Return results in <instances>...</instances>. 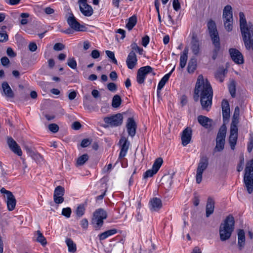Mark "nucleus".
<instances>
[{
    "instance_id": "obj_1",
    "label": "nucleus",
    "mask_w": 253,
    "mask_h": 253,
    "mask_svg": "<svg viewBox=\"0 0 253 253\" xmlns=\"http://www.w3.org/2000/svg\"><path fill=\"white\" fill-rule=\"evenodd\" d=\"M212 89L210 83L204 80L202 75L198 77L193 96L195 101H198L200 97V102L203 110L209 111L212 105Z\"/></svg>"
},
{
    "instance_id": "obj_2",
    "label": "nucleus",
    "mask_w": 253,
    "mask_h": 253,
    "mask_svg": "<svg viewBox=\"0 0 253 253\" xmlns=\"http://www.w3.org/2000/svg\"><path fill=\"white\" fill-rule=\"evenodd\" d=\"M207 26L212 42L214 47L212 51V59L215 60L220 49L219 37L215 23L213 20H210L208 22Z\"/></svg>"
},
{
    "instance_id": "obj_3",
    "label": "nucleus",
    "mask_w": 253,
    "mask_h": 253,
    "mask_svg": "<svg viewBox=\"0 0 253 253\" xmlns=\"http://www.w3.org/2000/svg\"><path fill=\"white\" fill-rule=\"evenodd\" d=\"M234 218L231 214L229 215L221 224L219 229L220 238L224 241L230 238L234 228Z\"/></svg>"
},
{
    "instance_id": "obj_4",
    "label": "nucleus",
    "mask_w": 253,
    "mask_h": 253,
    "mask_svg": "<svg viewBox=\"0 0 253 253\" xmlns=\"http://www.w3.org/2000/svg\"><path fill=\"white\" fill-rule=\"evenodd\" d=\"M244 181L249 194L253 191V159L248 162L245 168Z\"/></svg>"
},
{
    "instance_id": "obj_5",
    "label": "nucleus",
    "mask_w": 253,
    "mask_h": 253,
    "mask_svg": "<svg viewBox=\"0 0 253 253\" xmlns=\"http://www.w3.org/2000/svg\"><path fill=\"white\" fill-rule=\"evenodd\" d=\"M223 19L225 29L231 31L233 28L232 8L229 5H227L224 8L223 11Z\"/></svg>"
},
{
    "instance_id": "obj_6",
    "label": "nucleus",
    "mask_w": 253,
    "mask_h": 253,
    "mask_svg": "<svg viewBox=\"0 0 253 253\" xmlns=\"http://www.w3.org/2000/svg\"><path fill=\"white\" fill-rule=\"evenodd\" d=\"M107 214L106 211L102 209L96 210L93 213V217L92 219V224L96 229H99L103 224V220L106 219Z\"/></svg>"
},
{
    "instance_id": "obj_7",
    "label": "nucleus",
    "mask_w": 253,
    "mask_h": 253,
    "mask_svg": "<svg viewBox=\"0 0 253 253\" xmlns=\"http://www.w3.org/2000/svg\"><path fill=\"white\" fill-rule=\"evenodd\" d=\"M209 165V159L206 156L201 157L196 170V182L199 184L201 182L203 172L207 169Z\"/></svg>"
},
{
    "instance_id": "obj_8",
    "label": "nucleus",
    "mask_w": 253,
    "mask_h": 253,
    "mask_svg": "<svg viewBox=\"0 0 253 253\" xmlns=\"http://www.w3.org/2000/svg\"><path fill=\"white\" fill-rule=\"evenodd\" d=\"M151 73L153 76L156 75L153 69L150 66H146L140 68L137 73L136 81L139 84L144 83L146 76Z\"/></svg>"
},
{
    "instance_id": "obj_9",
    "label": "nucleus",
    "mask_w": 253,
    "mask_h": 253,
    "mask_svg": "<svg viewBox=\"0 0 253 253\" xmlns=\"http://www.w3.org/2000/svg\"><path fill=\"white\" fill-rule=\"evenodd\" d=\"M123 117L120 113L104 118V122L111 126H118L123 123Z\"/></svg>"
},
{
    "instance_id": "obj_10",
    "label": "nucleus",
    "mask_w": 253,
    "mask_h": 253,
    "mask_svg": "<svg viewBox=\"0 0 253 253\" xmlns=\"http://www.w3.org/2000/svg\"><path fill=\"white\" fill-rule=\"evenodd\" d=\"M70 27L76 31H84L85 27L81 25L76 20L73 13H70L67 19Z\"/></svg>"
},
{
    "instance_id": "obj_11",
    "label": "nucleus",
    "mask_w": 253,
    "mask_h": 253,
    "mask_svg": "<svg viewBox=\"0 0 253 253\" xmlns=\"http://www.w3.org/2000/svg\"><path fill=\"white\" fill-rule=\"evenodd\" d=\"M238 126H230L229 142L232 150H234L238 138Z\"/></svg>"
},
{
    "instance_id": "obj_12",
    "label": "nucleus",
    "mask_w": 253,
    "mask_h": 253,
    "mask_svg": "<svg viewBox=\"0 0 253 253\" xmlns=\"http://www.w3.org/2000/svg\"><path fill=\"white\" fill-rule=\"evenodd\" d=\"M230 56L232 60L237 64L244 63V58L242 54L238 49L234 48L229 50Z\"/></svg>"
},
{
    "instance_id": "obj_13",
    "label": "nucleus",
    "mask_w": 253,
    "mask_h": 253,
    "mask_svg": "<svg viewBox=\"0 0 253 253\" xmlns=\"http://www.w3.org/2000/svg\"><path fill=\"white\" fill-rule=\"evenodd\" d=\"M65 193L64 188L61 186H57L54 191V202L57 204H61L64 201L63 196Z\"/></svg>"
},
{
    "instance_id": "obj_14",
    "label": "nucleus",
    "mask_w": 253,
    "mask_h": 253,
    "mask_svg": "<svg viewBox=\"0 0 253 253\" xmlns=\"http://www.w3.org/2000/svg\"><path fill=\"white\" fill-rule=\"evenodd\" d=\"M222 113L224 124L228 122L230 116V110L228 101L223 99L221 102Z\"/></svg>"
},
{
    "instance_id": "obj_15",
    "label": "nucleus",
    "mask_w": 253,
    "mask_h": 253,
    "mask_svg": "<svg viewBox=\"0 0 253 253\" xmlns=\"http://www.w3.org/2000/svg\"><path fill=\"white\" fill-rule=\"evenodd\" d=\"M119 143L121 144L119 159H122L124 158L126 154L129 146V142L126 137H122L120 139Z\"/></svg>"
},
{
    "instance_id": "obj_16",
    "label": "nucleus",
    "mask_w": 253,
    "mask_h": 253,
    "mask_svg": "<svg viewBox=\"0 0 253 253\" xmlns=\"http://www.w3.org/2000/svg\"><path fill=\"white\" fill-rule=\"evenodd\" d=\"M7 143L10 149L13 152L19 156H22V152L20 147L12 137H7Z\"/></svg>"
},
{
    "instance_id": "obj_17",
    "label": "nucleus",
    "mask_w": 253,
    "mask_h": 253,
    "mask_svg": "<svg viewBox=\"0 0 253 253\" xmlns=\"http://www.w3.org/2000/svg\"><path fill=\"white\" fill-rule=\"evenodd\" d=\"M192 130L190 127H186L184 129L181 134V143L183 146H185L188 144L191 140Z\"/></svg>"
},
{
    "instance_id": "obj_18",
    "label": "nucleus",
    "mask_w": 253,
    "mask_h": 253,
    "mask_svg": "<svg viewBox=\"0 0 253 253\" xmlns=\"http://www.w3.org/2000/svg\"><path fill=\"white\" fill-rule=\"evenodd\" d=\"M126 127L128 134L133 137L136 133L137 128L136 124L132 118H128L127 121Z\"/></svg>"
},
{
    "instance_id": "obj_19",
    "label": "nucleus",
    "mask_w": 253,
    "mask_h": 253,
    "mask_svg": "<svg viewBox=\"0 0 253 253\" xmlns=\"http://www.w3.org/2000/svg\"><path fill=\"white\" fill-rule=\"evenodd\" d=\"M137 59L134 51H131L126 58V64L129 69H133L137 64Z\"/></svg>"
},
{
    "instance_id": "obj_20",
    "label": "nucleus",
    "mask_w": 253,
    "mask_h": 253,
    "mask_svg": "<svg viewBox=\"0 0 253 253\" xmlns=\"http://www.w3.org/2000/svg\"><path fill=\"white\" fill-rule=\"evenodd\" d=\"M191 44V48L193 53L195 55H197L200 52V44L196 34H192Z\"/></svg>"
},
{
    "instance_id": "obj_21",
    "label": "nucleus",
    "mask_w": 253,
    "mask_h": 253,
    "mask_svg": "<svg viewBox=\"0 0 253 253\" xmlns=\"http://www.w3.org/2000/svg\"><path fill=\"white\" fill-rule=\"evenodd\" d=\"M197 120L198 123L205 128H210L211 126L212 120L207 117L200 115Z\"/></svg>"
},
{
    "instance_id": "obj_22",
    "label": "nucleus",
    "mask_w": 253,
    "mask_h": 253,
    "mask_svg": "<svg viewBox=\"0 0 253 253\" xmlns=\"http://www.w3.org/2000/svg\"><path fill=\"white\" fill-rule=\"evenodd\" d=\"M214 201L211 197H209L207 200L206 205V216L209 217L212 213H213L214 210Z\"/></svg>"
},
{
    "instance_id": "obj_23",
    "label": "nucleus",
    "mask_w": 253,
    "mask_h": 253,
    "mask_svg": "<svg viewBox=\"0 0 253 253\" xmlns=\"http://www.w3.org/2000/svg\"><path fill=\"white\" fill-rule=\"evenodd\" d=\"M150 203V209L153 211H158L162 207V202L159 198H153Z\"/></svg>"
},
{
    "instance_id": "obj_24",
    "label": "nucleus",
    "mask_w": 253,
    "mask_h": 253,
    "mask_svg": "<svg viewBox=\"0 0 253 253\" xmlns=\"http://www.w3.org/2000/svg\"><path fill=\"white\" fill-rule=\"evenodd\" d=\"M5 202L6 203L7 210L9 211H12L14 210L16 204V200L13 194L10 196L7 195Z\"/></svg>"
},
{
    "instance_id": "obj_25",
    "label": "nucleus",
    "mask_w": 253,
    "mask_h": 253,
    "mask_svg": "<svg viewBox=\"0 0 253 253\" xmlns=\"http://www.w3.org/2000/svg\"><path fill=\"white\" fill-rule=\"evenodd\" d=\"M245 236L243 229H240L238 232V245L239 250L241 251L245 246Z\"/></svg>"
},
{
    "instance_id": "obj_26",
    "label": "nucleus",
    "mask_w": 253,
    "mask_h": 253,
    "mask_svg": "<svg viewBox=\"0 0 253 253\" xmlns=\"http://www.w3.org/2000/svg\"><path fill=\"white\" fill-rule=\"evenodd\" d=\"M1 87L4 94L7 97L9 98H12L14 97V93L6 82H4L2 84Z\"/></svg>"
},
{
    "instance_id": "obj_27",
    "label": "nucleus",
    "mask_w": 253,
    "mask_h": 253,
    "mask_svg": "<svg viewBox=\"0 0 253 253\" xmlns=\"http://www.w3.org/2000/svg\"><path fill=\"white\" fill-rule=\"evenodd\" d=\"M81 12L85 16H90L93 14V9L91 6L88 4L84 6L80 5Z\"/></svg>"
},
{
    "instance_id": "obj_28",
    "label": "nucleus",
    "mask_w": 253,
    "mask_h": 253,
    "mask_svg": "<svg viewBox=\"0 0 253 253\" xmlns=\"http://www.w3.org/2000/svg\"><path fill=\"white\" fill-rule=\"evenodd\" d=\"M239 107L237 106L235 108L234 113L232 119V122L230 126H238V124H239Z\"/></svg>"
},
{
    "instance_id": "obj_29",
    "label": "nucleus",
    "mask_w": 253,
    "mask_h": 253,
    "mask_svg": "<svg viewBox=\"0 0 253 253\" xmlns=\"http://www.w3.org/2000/svg\"><path fill=\"white\" fill-rule=\"evenodd\" d=\"M226 126L225 124H224L220 127L216 139L225 140L226 133Z\"/></svg>"
},
{
    "instance_id": "obj_30",
    "label": "nucleus",
    "mask_w": 253,
    "mask_h": 253,
    "mask_svg": "<svg viewBox=\"0 0 253 253\" xmlns=\"http://www.w3.org/2000/svg\"><path fill=\"white\" fill-rule=\"evenodd\" d=\"M197 68V60L193 58L190 59L188 62L187 71L189 73H193Z\"/></svg>"
},
{
    "instance_id": "obj_31",
    "label": "nucleus",
    "mask_w": 253,
    "mask_h": 253,
    "mask_svg": "<svg viewBox=\"0 0 253 253\" xmlns=\"http://www.w3.org/2000/svg\"><path fill=\"white\" fill-rule=\"evenodd\" d=\"M66 243L68 248V251L71 253H74L76 252V245L74 243L73 240L70 238L66 240Z\"/></svg>"
},
{
    "instance_id": "obj_32",
    "label": "nucleus",
    "mask_w": 253,
    "mask_h": 253,
    "mask_svg": "<svg viewBox=\"0 0 253 253\" xmlns=\"http://www.w3.org/2000/svg\"><path fill=\"white\" fill-rule=\"evenodd\" d=\"M137 23V17L135 15L132 16L128 19V21L126 24V27L128 30H131Z\"/></svg>"
},
{
    "instance_id": "obj_33",
    "label": "nucleus",
    "mask_w": 253,
    "mask_h": 253,
    "mask_svg": "<svg viewBox=\"0 0 253 253\" xmlns=\"http://www.w3.org/2000/svg\"><path fill=\"white\" fill-rule=\"evenodd\" d=\"M35 236H37L36 238V241L41 243L42 246H45L46 245L47 242L46 239L44 238L40 231L38 230L35 234Z\"/></svg>"
},
{
    "instance_id": "obj_34",
    "label": "nucleus",
    "mask_w": 253,
    "mask_h": 253,
    "mask_svg": "<svg viewBox=\"0 0 253 253\" xmlns=\"http://www.w3.org/2000/svg\"><path fill=\"white\" fill-rule=\"evenodd\" d=\"M163 163V159L161 158H158L156 159L155 161L153 166L152 169L154 170V172H157L160 167H161L162 164Z\"/></svg>"
},
{
    "instance_id": "obj_35",
    "label": "nucleus",
    "mask_w": 253,
    "mask_h": 253,
    "mask_svg": "<svg viewBox=\"0 0 253 253\" xmlns=\"http://www.w3.org/2000/svg\"><path fill=\"white\" fill-rule=\"evenodd\" d=\"M122 103V99L120 95L116 94L114 96L112 99V106L114 108L119 107Z\"/></svg>"
},
{
    "instance_id": "obj_36",
    "label": "nucleus",
    "mask_w": 253,
    "mask_h": 253,
    "mask_svg": "<svg viewBox=\"0 0 253 253\" xmlns=\"http://www.w3.org/2000/svg\"><path fill=\"white\" fill-rule=\"evenodd\" d=\"M169 77L170 74H167L161 79L158 85L159 90H161L163 88L166 83L169 81Z\"/></svg>"
},
{
    "instance_id": "obj_37",
    "label": "nucleus",
    "mask_w": 253,
    "mask_h": 253,
    "mask_svg": "<svg viewBox=\"0 0 253 253\" xmlns=\"http://www.w3.org/2000/svg\"><path fill=\"white\" fill-rule=\"evenodd\" d=\"M225 140L216 139V146L214 151L220 152L223 150L224 147Z\"/></svg>"
},
{
    "instance_id": "obj_38",
    "label": "nucleus",
    "mask_w": 253,
    "mask_h": 253,
    "mask_svg": "<svg viewBox=\"0 0 253 253\" xmlns=\"http://www.w3.org/2000/svg\"><path fill=\"white\" fill-rule=\"evenodd\" d=\"M88 160V156L86 154H83L79 157L77 161V166L83 165Z\"/></svg>"
},
{
    "instance_id": "obj_39",
    "label": "nucleus",
    "mask_w": 253,
    "mask_h": 253,
    "mask_svg": "<svg viewBox=\"0 0 253 253\" xmlns=\"http://www.w3.org/2000/svg\"><path fill=\"white\" fill-rule=\"evenodd\" d=\"M85 211V206L84 204H81L79 205L76 209V213L77 215L81 217H82Z\"/></svg>"
},
{
    "instance_id": "obj_40",
    "label": "nucleus",
    "mask_w": 253,
    "mask_h": 253,
    "mask_svg": "<svg viewBox=\"0 0 253 253\" xmlns=\"http://www.w3.org/2000/svg\"><path fill=\"white\" fill-rule=\"evenodd\" d=\"M229 91L232 97H235L236 94V83L233 81L231 82L228 86Z\"/></svg>"
},
{
    "instance_id": "obj_41",
    "label": "nucleus",
    "mask_w": 253,
    "mask_h": 253,
    "mask_svg": "<svg viewBox=\"0 0 253 253\" xmlns=\"http://www.w3.org/2000/svg\"><path fill=\"white\" fill-rule=\"evenodd\" d=\"M67 65L72 69H75L77 68V62L74 57L69 58L67 60Z\"/></svg>"
},
{
    "instance_id": "obj_42",
    "label": "nucleus",
    "mask_w": 253,
    "mask_h": 253,
    "mask_svg": "<svg viewBox=\"0 0 253 253\" xmlns=\"http://www.w3.org/2000/svg\"><path fill=\"white\" fill-rule=\"evenodd\" d=\"M106 52V54L107 55V56L110 58L112 60V62L115 64H117V61L115 57V54H114V53L111 51H110V50H106L105 51Z\"/></svg>"
},
{
    "instance_id": "obj_43",
    "label": "nucleus",
    "mask_w": 253,
    "mask_h": 253,
    "mask_svg": "<svg viewBox=\"0 0 253 253\" xmlns=\"http://www.w3.org/2000/svg\"><path fill=\"white\" fill-rule=\"evenodd\" d=\"M22 17V19L20 21V23L22 25H26L28 23V20L27 18L29 16V14L28 13H22L20 15Z\"/></svg>"
},
{
    "instance_id": "obj_44",
    "label": "nucleus",
    "mask_w": 253,
    "mask_h": 253,
    "mask_svg": "<svg viewBox=\"0 0 253 253\" xmlns=\"http://www.w3.org/2000/svg\"><path fill=\"white\" fill-rule=\"evenodd\" d=\"M71 212L72 211L70 208H63L62 211V214L67 218L70 217Z\"/></svg>"
},
{
    "instance_id": "obj_45",
    "label": "nucleus",
    "mask_w": 253,
    "mask_h": 253,
    "mask_svg": "<svg viewBox=\"0 0 253 253\" xmlns=\"http://www.w3.org/2000/svg\"><path fill=\"white\" fill-rule=\"evenodd\" d=\"M156 173V172H154V170L152 169H148L145 172H144L143 174V178H147L148 177H151Z\"/></svg>"
},
{
    "instance_id": "obj_46",
    "label": "nucleus",
    "mask_w": 253,
    "mask_h": 253,
    "mask_svg": "<svg viewBox=\"0 0 253 253\" xmlns=\"http://www.w3.org/2000/svg\"><path fill=\"white\" fill-rule=\"evenodd\" d=\"M48 128L51 132L56 133L59 130V126L56 124H51L48 125Z\"/></svg>"
},
{
    "instance_id": "obj_47",
    "label": "nucleus",
    "mask_w": 253,
    "mask_h": 253,
    "mask_svg": "<svg viewBox=\"0 0 253 253\" xmlns=\"http://www.w3.org/2000/svg\"><path fill=\"white\" fill-rule=\"evenodd\" d=\"M65 48V45L60 42L55 43L53 46V49L55 51H60L64 49Z\"/></svg>"
},
{
    "instance_id": "obj_48",
    "label": "nucleus",
    "mask_w": 253,
    "mask_h": 253,
    "mask_svg": "<svg viewBox=\"0 0 253 253\" xmlns=\"http://www.w3.org/2000/svg\"><path fill=\"white\" fill-rule=\"evenodd\" d=\"M187 58L188 57H187L180 56L179 66L181 69H183L185 67L187 63Z\"/></svg>"
},
{
    "instance_id": "obj_49",
    "label": "nucleus",
    "mask_w": 253,
    "mask_h": 253,
    "mask_svg": "<svg viewBox=\"0 0 253 253\" xmlns=\"http://www.w3.org/2000/svg\"><path fill=\"white\" fill-rule=\"evenodd\" d=\"M107 87L108 89L112 92L115 91L117 89L116 84L114 83H109L107 84Z\"/></svg>"
},
{
    "instance_id": "obj_50",
    "label": "nucleus",
    "mask_w": 253,
    "mask_h": 253,
    "mask_svg": "<svg viewBox=\"0 0 253 253\" xmlns=\"http://www.w3.org/2000/svg\"><path fill=\"white\" fill-rule=\"evenodd\" d=\"M150 41V38L148 36L146 35L142 39V44L144 47H146Z\"/></svg>"
},
{
    "instance_id": "obj_51",
    "label": "nucleus",
    "mask_w": 253,
    "mask_h": 253,
    "mask_svg": "<svg viewBox=\"0 0 253 253\" xmlns=\"http://www.w3.org/2000/svg\"><path fill=\"white\" fill-rule=\"evenodd\" d=\"M172 6L175 11H178L180 8V4L178 0H172Z\"/></svg>"
},
{
    "instance_id": "obj_52",
    "label": "nucleus",
    "mask_w": 253,
    "mask_h": 253,
    "mask_svg": "<svg viewBox=\"0 0 253 253\" xmlns=\"http://www.w3.org/2000/svg\"><path fill=\"white\" fill-rule=\"evenodd\" d=\"M8 40V35L6 33L0 32V42H4Z\"/></svg>"
},
{
    "instance_id": "obj_53",
    "label": "nucleus",
    "mask_w": 253,
    "mask_h": 253,
    "mask_svg": "<svg viewBox=\"0 0 253 253\" xmlns=\"http://www.w3.org/2000/svg\"><path fill=\"white\" fill-rule=\"evenodd\" d=\"M28 48L31 51L34 52L37 49V45L35 42H30L28 45Z\"/></svg>"
},
{
    "instance_id": "obj_54",
    "label": "nucleus",
    "mask_w": 253,
    "mask_h": 253,
    "mask_svg": "<svg viewBox=\"0 0 253 253\" xmlns=\"http://www.w3.org/2000/svg\"><path fill=\"white\" fill-rule=\"evenodd\" d=\"M215 77L219 79L220 82H222L224 80V74L222 72H218L215 74Z\"/></svg>"
},
{
    "instance_id": "obj_55",
    "label": "nucleus",
    "mask_w": 253,
    "mask_h": 253,
    "mask_svg": "<svg viewBox=\"0 0 253 253\" xmlns=\"http://www.w3.org/2000/svg\"><path fill=\"white\" fill-rule=\"evenodd\" d=\"M244 158H242L240 159L239 163L238 164L237 170L238 171L240 172L243 170V165H244Z\"/></svg>"
},
{
    "instance_id": "obj_56",
    "label": "nucleus",
    "mask_w": 253,
    "mask_h": 253,
    "mask_svg": "<svg viewBox=\"0 0 253 253\" xmlns=\"http://www.w3.org/2000/svg\"><path fill=\"white\" fill-rule=\"evenodd\" d=\"M91 57L94 59H97L100 56V52L98 50H93L91 53Z\"/></svg>"
},
{
    "instance_id": "obj_57",
    "label": "nucleus",
    "mask_w": 253,
    "mask_h": 253,
    "mask_svg": "<svg viewBox=\"0 0 253 253\" xmlns=\"http://www.w3.org/2000/svg\"><path fill=\"white\" fill-rule=\"evenodd\" d=\"M193 204L195 206H198L200 202V197L196 193H194V197L193 198Z\"/></svg>"
},
{
    "instance_id": "obj_58",
    "label": "nucleus",
    "mask_w": 253,
    "mask_h": 253,
    "mask_svg": "<svg viewBox=\"0 0 253 253\" xmlns=\"http://www.w3.org/2000/svg\"><path fill=\"white\" fill-rule=\"evenodd\" d=\"M90 143L91 142L88 139H84L82 141L81 146L82 147H86L88 146Z\"/></svg>"
},
{
    "instance_id": "obj_59",
    "label": "nucleus",
    "mask_w": 253,
    "mask_h": 253,
    "mask_svg": "<svg viewBox=\"0 0 253 253\" xmlns=\"http://www.w3.org/2000/svg\"><path fill=\"white\" fill-rule=\"evenodd\" d=\"M6 53L7 55L10 57H14L16 56V53L13 51L11 47L7 48Z\"/></svg>"
},
{
    "instance_id": "obj_60",
    "label": "nucleus",
    "mask_w": 253,
    "mask_h": 253,
    "mask_svg": "<svg viewBox=\"0 0 253 253\" xmlns=\"http://www.w3.org/2000/svg\"><path fill=\"white\" fill-rule=\"evenodd\" d=\"M81 226L84 229H86L88 227V220L86 218H84L81 221Z\"/></svg>"
},
{
    "instance_id": "obj_61",
    "label": "nucleus",
    "mask_w": 253,
    "mask_h": 253,
    "mask_svg": "<svg viewBox=\"0 0 253 253\" xmlns=\"http://www.w3.org/2000/svg\"><path fill=\"white\" fill-rule=\"evenodd\" d=\"M82 126L79 122H75L72 124V128L74 130H79Z\"/></svg>"
},
{
    "instance_id": "obj_62",
    "label": "nucleus",
    "mask_w": 253,
    "mask_h": 253,
    "mask_svg": "<svg viewBox=\"0 0 253 253\" xmlns=\"http://www.w3.org/2000/svg\"><path fill=\"white\" fill-rule=\"evenodd\" d=\"M253 148V137L250 138V141L248 145V151L249 153L251 152Z\"/></svg>"
},
{
    "instance_id": "obj_63",
    "label": "nucleus",
    "mask_w": 253,
    "mask_h": 253,
    "mask_svg": "<svg viewBox=\"0 0 253 253\" xmlns=\"http://www.w3.org/2000/svg\"><path fill=\"white\" fill-rule=\"evenodd\" d=\"M1 63L3 66H6L9 63V59L6 57H2L0 59Z\"/></svg>"
},
{
    "instance_id": "obj_64",
    "label": "nucleus",
    "mask_w": 253,
    "mask_h": 253,
    "mask_svg": "<svg viewBox=\"0 0 253 253\" xmlns=\"http://www.w3.org/2000/svg\"><path fill=\"white\" fill-rule=\"evenodd\" d=\"M44 12L48 15L54 13V10L50 7H46L43 9Z\"/></svg>"
}]
</instances>
